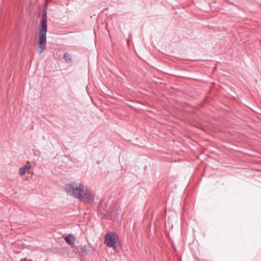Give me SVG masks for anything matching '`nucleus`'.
Listing matches in <instances>:
<instances>
[{
  "label": "nucleus",
  "instance_id": "f257e3e1",
  "mask_svg": "<svg viewBox=\"0 0 261 261\" xmlns=\"http://www.w3.org/2000/svg\"><path fill=\"white\" fill-rule=\"evenodd\" d=\"M65 190L66 193L81 201H85L89 203L94 201V195L90 193L86 187L81 184L71 182L65 185Z\"/></svg>",
  "mask_w": 261,
  "mask_h": 261
},
{
  "label": "nucleus",
  "instance_id": "f03ea898",
  "mask_svg": "<svg viewBox=\"0 0 261 261\" xmlns=\"http://www.w3.org/2000/svg\"><path fill=\"white\" fill-rule=\"evenodd\" d=\"M47 12L46 9L43 11L42 17L41 21V27L39 28L38 47L37 50L39 54H42L45 49L46 42V32H47Z\"/></svg>",
  "mask_w": 261,
  "mask_h": 261
},
{
  "label": "nucleus",
  "instance_id": "7ed1b4c3",
  "mask_svg": "<svg viewBox=\"0 0 261 261\" xmlns=\"http://www.w3.org/2000/svg\"><path fill=\"white\" fill-rule=\"evenodd\" d=\"M117 240L115 233L108 232L105 234L104 242L108 247L115 249L117 248Z\"/></svg>",
  "mask_w": 261,
  "mask_h": 261
},
{
  "label": "nucleus",
  "instance_id": "20e7f679",
  "mask_svg": "<svg viewBox=\"0 0 261 261\" xmlns=\"http://www.w3.org/2000/svg\"><path fill=\"white\" fill-rule=\"evenodd\" d=\"M65 241L69 245H72L75 243V238L73 234H69L65 237Z\"/></svg>",
  "mask_w": 261,
  "mask_h": 261
},
{
  "label": "nucleus",
  "instance_id": "39448f33",
  "mask_svg": "<svg viewBox=\"0 0 261 261\" xmlns=\"http://www.w3.org/2000/svg\"><path fill=\"white\" fill-rule=\"evenodd\" d=\"M81 251L83 253H85L86 255H88L91 252V248L90 247L85 245L81 247Z\"/></svg>",
  "mask_w": 261,
  "mask_h": 261
},
{
  "label": "nucleus",
  "instance_id": "423d86ee",
  "mask_svg": "<svg viewBox=\"0 0 261 261\" xmlns=\"http://www.w3.org/2000/svg\"><path fill=\"white\" fill-rule=\"evenodd\" d=\"M63 59L67 62L70 63L71 62V59L70 57V55L68 53H65L63 55Z\"/></svg>",
  "mask_w": 261,
  "mask_h": 261
},
{
  "label": "nucleus",
  "instance_id": "0eeeda50",
  "mask_svg": "<svg viewBox=\"0 0 261 261\" xmlns=\"http://www.w3.org/2000/svg\"><path fill=\"white\" fill-rule=\"evenodd\" d=\"M26 172V171L25 170V168H23V167H21L19 168V174L20 175L22 176Z\"/></svg>",
  "mask_w": 261,
  "mask_h": 261
},
{
  "label": "nucleus",
  "instance_id": "6e6552de",
  "mask_svg": "<svg viewBox=\"0 0 261 261\" xmlns=\"http://www.w3.org/2000/svg\"><path fill=\"white\" fill-rule=\"evenodd\" d=\"M23 168H25V170L26 171L27 170H29V169H30L31 168V165H24V166H23Z\"/></svg>",
  "mask_w": 261,
  "mask_h": 261
},
{
  "label": "nucleus",
  "instance_id": "1a4fd4ad",
  "mask_svg": "<svg viewBox=\"0 0 261 261\" xmlns=\"http://www.w3.org/2000/svg\"><path fill=\"white\" fill-rule=\"evenodd\" d=\"M97 163H100V162L99 161H97Z\"/></svg>",
  "mask_w": 261,
  "mask_h": 261
}]
</instances>
